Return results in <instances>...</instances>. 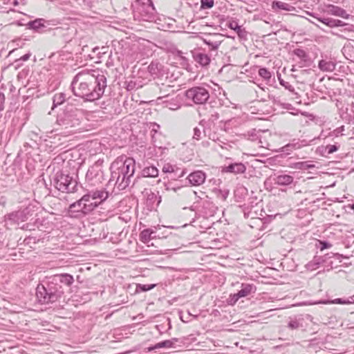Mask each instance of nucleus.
<instances>
[{
	"instance_id": "nucleus-40",
	"label": "nucleus",
	"mask_w": 354,
	"mask_h": 354,
	"mask_svg": "<svg viewBox=\"0 0 354 354\" xmlns=\"http://www.w3.org/2000/svg\"><path fill=\"white\" fill-rule=\"evenodd\" d=\"M260 77L266 80H270L272 75L271 73L266 68H260L258 72Z\"/></svg>"
},
{
	"instance_id": "nucleus-49",
	"label": "nucleus",
	"mask_w": 354,
	"mask_h": 354,
	"mask_svg": "<svg viewBox=\"0 0 354 354\" xmlns=\"http://www.w3.org/2000/svg\"><path fill=\"white\" fill-rule=\"evenodd\" d=\"M319 248L322 251L332 247V244L326 241H319Z\"/></svg>"
},
{
	"instance_id": "nucleus-31",
	"label": "nucleus",
	"mask_w": 354,
	"mask_h": 354,
	"mask_svg": "<svg viewBox=\"0 0 354 354\" xmlns=\"http://www.w3.org/2000/svg\"><path fill=\"white\" fill-rule=\"evenodd\" d=\"M44 20L43 19H37L33 21H30L28 23V26L29 28L37 30L41 27H44L43 21Z\"/></svg>"
},
{
	"instance_id": "nucleus-3",
	"label": "nucleus",
	"mask_w": 354,
	"mask_h": 354,
	"mask_svg": "<svg viewBox=\"0 0 354 354\" xmlns=\"http://www.w3.org/2000/svg\"><path fill=\"white\" fill-rule=\"evenodd\" d=\"M120 162H118L112 165L111 168L115 169L111 171V176L106 186L113 183L119 190H124L132 182L136 163L133 158H127L123 162H120V166H118Z\"/></svg>"
},
{
	"instance_id": "nucleus-5",
	"label": "nucleus",
	"mask_w": 354,
	"mask_h": 354,
	"mask_svg": "<svg viewBox=\"0 0 354 354\" xmlns=\"http://www.w3.org/2000/svg\"><path fill=\"white\" fill-rule=\"evenodd\" d=\"M104 180V171L102 170V162H96L91 166L86 174V189H91L101 185Z\"/></svg>"
},
{
	"instance_id": "nucleus-34",
	"label": "nucleus",
	"mask_w": 354,
	"mask_h": 354,
	"mask_svg": "<svg viewBox=\"0 0 354 354\" xmlns=\"http://www.w3.org/2000/svg\"><path fill=\"white\" fill-rule=\"evenodd\" d=\"M292 167L295 168V169H304V170H306V169H310V168L315 167V165H313V164H310V161L298 162H295Z\"/></svg>"
},
{
	"instance_id": "nucleus-47",
	"label": "nucleus",
	"mask_w": 354,
	"mask_h": 354,
	"mask_svg": "<svg viewBox=\"0 0 354 354\" xmlns=\"http://www.w3.org/2000/svg\"><path fill=\"white\" fill-rule=\"evenodd\" d=\"M30 56H31V53L28 52V53L21 56L20 58L15 59V63L17 64V66H19L21 62H26V61L30 59Z\"/></svg>"
},
{
	"instance_id": "nucleus-9",
	"label": "nucleus",
	"mask_w": 354,
	"mask_h": 354,
	"mask_svg": "<svg viewBox=\"0 0 354 354\" xmlns=\"http://www.w3.org/2000/svg\"><path fill=\"white\" fill-rule=\"evenodd\" d=\"M36 296L41 304H48L56 301L53 292H51L45 282L37 285Z\"/></svg>"
},
{
	"instance_id": "nucleus-16",
	"label": "nucleus",
	"mask_w": 354,
	"mask_h": 354,
	"mask_svg": "<svg viewBox=\"0 0 354 354\" xmlns=\"http://www.w3.org/2000/svg\"><path fill=\"white\" fill-rule=\"evenodd\" d=\"M182 343L183 341H181L180 339L174 337L171 339H167L164 340L162 342H158L156 344L153 346H151L149 348V351H153L155 349L162 348H176V343Z\"/></svg>"
},
{
	"instance_id": "nucleus-56",
	"label": "nucleus",
	"mask_w": 354,
	"mask_h": 354,
	"mask_svg": "<svg viewBox=\"0 0 354 354\" xmlns=\"http://www.w3.org/2000/svg\"><path fill=\"white\" fill-rule=\"evenodd\" d=\"M328 27H330V28L335 27V19H334L333 18H330L329 23H328Z\"/></svg>"
},
{
	"instance_id": "nucleus-20",
	"label": "nucleus",
	"mask_w": 354,
	"mask_h": 354,
	"mask_svg": "<svg viewBox=\"0 0 354 354\" xmlns=\"http://www.w3.org/2000/svg\"><path fill=\"white\" fill-rule=\"evenodd\" d=\"M147 195V205L151 208H154L155 207H158L161 202V196H158V192L157 194L151 192H146Z\"/></svg>"
},
{
	"instance_id": "nucleus-59",
	"label": "nucleus",
	"mask_w": 354,
	"mask_h": 354,
	"mask_svg": "<svg viewBox=\"0 0 354 354\" xmlns=\"http://www.w3.org/2000/svg\"><path fill=\"white\" fill-rule=\"evenodd\" d=\"M236 293L234 294L232 296V298H231V304H235L239 299H236Z\"/></svg>"
},
{
	"instance_id": "nucleus-14",
	"label": "nucleus",
	"mask_w": 354,
	"mask_h": 354,
	"mask_svg": "<svg viewBox=\"0 0 354 354\" xmlns=\"http://www.w3.org/2000/svg\"><path fill=\"white\" fill-rule=\"evenodd\" d=\"M44 282L50 288L51 292H53L56 301L63 296L65 291V288L59 286V285H57V283L55 281L52 277H49L48 281Z\"/></svg>"
},
{
	"instance_id": "nucleus-53",
	"label": "nucleus",
	"mask_w": 354,
	"mask_h": 354,
	"mask_svg": "<svg viewBox=\"0 0 354 354\" xmlns=\"http://www.w3.org/2000/svg\"><path fill=\"white\" fill-rule=\"evenodd\" d=\"M6 100L5 95L3 92L0 91V111L4 110V102Z\"/></svg>"
},
{
	"instance_id": "nucleus-10",
	"label": "nucleus",
	"mask_w": 354,
	"mask_h": 354,
	"mask_svg": "<svg viewBox=\"0 0 354 354\" xmlns=\"http://www.w3.org/2000/svg\"><path fill=\"white\" fill-rule=\"evenodd\" d=\"M348 258V257L338 253H328L324 255L323 261L325 262V267L329 270L337 268L339 263H342L343 259Z\"/></svg>"
},
{
	"instance_id": "nucleus-39",
	"label": "nucleus",
	"mask_w": 354,
	"mask_h": 354,
	"mask_svg": "<svg viewBox=\"0 0 354 354\" xmlns=\"http://www.w3.org/2000/svg\"><path fill=\"white\" fill-rule=\"evenodd\" d=\"M333 304H354V297H351L348 299L337 298L332 301Z\"/></svg>"
},
{
	"instance_id": "nucleus-61",
	"label": "nucleus",
	"mask_w": 354,
	"mask_h": 354,
	"mask_svg": "<svg viewBox=\"0 0 354 354\" xmlns=\"http://www.w3.org/2000/svg\"><path fill=\"white\" fill-rule=\"evenodd\" d=\"M185 174V170H183L180 171V173L179 174H175V176L174 177H178V178H180V177H183Z\"/></svg>"
},
{
	"instance_id": "nucleus-30",
	"label": "nucleus",
	"mask_w": 354,
	"mask_h": 354,
	"mask_svg": "<svg viewBox=\"0 0 354 354\" xmlns=\"http://www.w3.org/2000/svg\"><path fill=\"white\" fill-rule=\"evenodd\" d=\"M66 100V94L64 93H59L55 94L53 97V110L58 105L62 104Z\"/></svg>"
},
{
	"instance_id": "nucleus-48",
	"label": "nucleus",
	"mask_w": 354,
	"mask_h": 354,
	"mask_svg": "<svg viewBox=\"0 0 354 354\" xmlns=\"http://www.w3.org/2000/svg\"><path fill=\"white\" fill-rule=\"evenodd\" d=\"M258 131L255 129H252L247 132V136L252 140H255L258 138Z\"/></svg>"
},
{
	"instance_id": "nucleus-45",
	"label": "nucleus",
	"mask_w": 354,
	"mask_h": 354,
	"mask_svg": "<svg viewBox=\"0 0 354 354\" xmlns=\"http://www.w3.org/2000/svg\"><path fill=\"white\" fill-rule=\"evenodd\" d=\"M293 53L294 55H295L296 56H297L299 58L303 59V60H306L307 57H308V55L307 53H306V51L301 48H296L293 50Z\"/></svg>"
},
{
	"instance_id": "nucleus-22",
	"label": "nucleus",
	"mask_w": 354,
	"mask_h": 354,
	"mask_svg": "<svg viewBox=\"0 0 354 354\" xmlns=\"http://www.w3.org/2000/svg\"><path fill=\"white\" fill-rule=\"evenodd\" d=\"M199 125L202 127L203 129H201L199 127H195L194 129V135L193 138L196 140H200L202 138V133H203L205 136L207 133V126H209L210 127L211 124L209 122H207L205 120H201L199 122Z\"/></svg>"
},
{
	"instance_id": "nucleus-28",
	"label": "nucleus",
	"mask_w": 354,
	"mask_h": 354,
	"mask_svg": "<svg viewBox=\"0 0 354 354\" xmlns=\"http://www.w3.org/2000/svg\"><path fill=\"white\" fill-rule=\"evenodd\" d=\"M155 231L151 229L147 228L142 230L140 234V240L144 243H147L149 242L151 239V234H155Z\"/></svg>"
},
{
	"instance_id": "nucleus-42",
	"label": "nucleus",
	"mask_w": 354,
	"mask_h": 354,
	"mask_svg": "<svg viewBox=\"0 0 354 354\" xmlns=\"http://www.w3.org/2000/svg\"><path fill=\"white\" fill-rule=\"evenodd\" d=\"M307 14L309 15L310 16H312L313 17L315 18L319 21L322 22V24L328 26L330 17H318L317 14L313 13V12H307Z\"/></svg>"
},
{
	"instance_id": "nucleus-38",
	"label": "nucleus",
	"mask_w": 354,
	"mask_h": 354,
	"mask_svg": "<svg viewBox=\"0 0 354 354\" xmlns=\"http://www.w3.org/2000/svg\"><path fill=\"white\" fill-rule=\"evenodd\" d=\"M203 41L210 47L211 50H216L221 44V41H212L207 38L203 39Z\"/></svg>"
},
{
	"instance_id": "nucleus-24",
	"label": "nucleus",
	"mask_w": 354,
	"mask_h": 354,
	"mask_svg": "<svg viewBox=\"0 0 354 354\" xmlns=\"http://www.w3.org/2000/svg\"><path fill=\"white\" fill-rule=\"evenodd\" d=\"M319 68L324 72H332L335 69L336 63L331 60L322 59L318 64Z\"/></svg>"
},
{
	"instance_id": "nucleus-62",
	"label": "nucleus",
	"mask_w": 354,
	"mask_h": 354,
	"mask_svg": "<svg viewBox=\"0 0 354 354\" xmlns=\"http://www.w3.org/2000/svg\"><path fill=\"white\" fill-rule=\"evenodd\" d=\"M353 28H354V26L353 25H349L348 27L346 28L345 30H346L348 31H352Z\"/></svg>"
},
{
	"instance_id": "nucleus-57",
	"label": "nucleus",
	"mask_w": 354,
	"mask_h": 354,
	"mask_svg": "<svg viewBox=\"0 0 354 354\" xmlns=\"http://www.w3.org/2000/svg\"><path fill=\"white\" fill-rule=\"evenodd\" d=\"M220 193L221 194V198L223 200H225L228 196V191H220Z\"/></svg>"
},
{
	"instance_id": "nucleus-1",
	"label": "nucleus",
	"mask_w": 354,
	"mask_h": 354,
	"mask_svg": "<svg viewBox=\"0 0 354 354\" xmlns=\"http://www.w3.org/2000/svg\"><path fill=\"white\" fill-rule=\"evenodd\" d=\"M107 86L104 72L100 70L79 72L71 82L73 94L84 102H94L100 99Z\"/></svg>"
},
{
	"instance_id": "nucleus-4",
	"label": "nucleus",
	"mask_w": 354,
	"mask_h": 354,
	"mask_svg": "<svg viewBox=\"0 0 354 354\" xmlns=\"http://www.w3.org/2000/svg\"><path fill=\"white\" fill-rule=\"evenodd\" d=\"M77 176L72 175L64 171H57L53 178V185L59 191L64 193H74L77 191Z\"/></svg>"
},
{
	"instance_id": "nucleus-50",
	"label": "nucleus",
	"mask_w": 354,
	"mask_h": 354,
	"mask_svg": "<svg viewBox=\"0 0 354 354\" xmlns=\"http://www.w3.org/2000/svg\"><path fill=\"white\" fill-rule=\"evenodd\" d=\"M156 286V284H139L138 287L142 291H148L153 289Z\"/></svg>"
},
{
	"instance_id": "nucleus-21",
	"label": "nucleus",
	"mask_w": 354,
	"mask_h": 354,
	"mask_svg": "<svg viewBox=\"0 0 354 354\" xmlns=\"http://www.w3.org/2000/svg\"><path fill=\"white\" fill-rule=\"evenodd\" d=\"M256 286L250 283H242L241 288L236 293V299H240L248 296L252 292H255Z\"/></svg>"
},
{
	"instance_id": "nucleus-25",
	"label": "nucleus",
	"mask_w": 354,
	"mask_h": 354,
	"mask_svg": "<svg viewBox=\"0 0 354 354\" xmlns=\"http://www.w3.org/2000/svg\"><path fill=\"white\" fill-rule=\"evenodd\" d=\"M159 93L160 95L158 97V100H161L164 97H169L171 95H174V90L173 89V86L171 85L161 84L159 86Z\"/></svg>"
},
{
	"instance_id": "nucleus-33",
	"label": "nucleus",
	"mask_w": 354,
	"mask_h": 354,
	"mask_svg": "<svg viewBox=\"0 0 354 354\" xmlns=\"http://www.w3.org/2000/svg\"><path fill=\"white\" fill-rule=\"evenodd\" d=\"M323 259H324V255L323 257H315L313 260L308 264V268L314 270L321 264L325 265V262L323 261Z\"/></svg>"
},
{
	"instance_id": "nucleus-13",
	"label": "nucleus",
	"mask_w": 354,
	"mask_h": 354,
	"mask_svg": "<svg viewBox=\"0 0 354 354\" xmlns=\"http://www.w3.org/2000/svg\"><path fill=\"white\" fill-rule=\"evenodd\" d=\"M52 277L59 286L64 288L70 287L74 282L73 277L67 273L55 274Z\"/></svg>"
},
{
	"instance_id": "nucleus-58",
	"label": "nucleus",
	"mask_w": 354,
	"mask_h": 354,
	"mask_svg": "<svg viewBox=\"0 0 354 354\" xmlns=\"http://www.w3.org/2000/svg\"><path fill=\"white\" fill-rule=\"evenodd\" d=\"M135 88V84L133 83L132 82H130L128 85H127V89L129 91L130 90H133V88Z\"/></svg>"
},
{
	"instance_id": "nucleus-27",
	"label": "nucleus",
	"mask_w": 354,
	"mask_h": 354,
	"mask_svg": "<svg viewBox=\"0 0 354 354\" xmlns=\"http://www.w3.org/2000/svg\"><path fill=\"white\" fill-rule=\"evenodd\" d=\"M142 176L145 178H155L158 176V169L155 166L145 167L142 171Z\"/></svg>"
},
{
	"instance_id": "nucleus-60",
	"label": "nucleus",
	"mask_w": 354,
	"mask_h": 354,
	"mask_svg": "<svg viewBox=\"0 0 354 354\" xmlns=\"http://www.w3.org/2000/svg\"><path fill=\"white\" fill-rule=\"evenodd\" d=\"M148 5L151 8L152 10H155V7L153 6L152 0H147Z\"/></svg>"
},
{
	"instance_id": "nucleus-46",
	"label": "nucleus",
	"mask_w": 354,
	"mask_h": 354,
	"mask_svg": "<svg viewBox=\"0 0 354 354\" xmlns=\"http://www.w3.org/2000/svg\"><path fill=\"white\" fill-rule=\"evenodd\" d=\"M339 149V146L336 145H328L325 147V152L328 154H331L335 151H337Z\"/></svg>"
},
{
	"instance_id": "nucleus-2",
	"label": "nucleus",
	"mask_w": 354,
	"mask_h": 354,
	"mask_svg": "<svg viewBox=\"0 0 354 354\" xmlns=\"http://www.w3.org/2000/svg\"><path fill=\"white\" fill-rule=\"evenodd\" d=\"M56 131L63 136H69L85 131L84 111L73 104H68L57 116Z\"/></svg>"
},
{
	"instance_id": "nucleus-55",
	"label": "nucleus",
	"mask_w": 354,
	"mask_h": 354,
	"mask_svg": "<svg viewBox=\"0 0 354 354\" xmlns=\"http://www.w3.org/2000/svg\"><path fill=\"white\" fill-rule=\"evenodd\" d=\"M347 25V24L339 19H335V27H342Z\"/></svg>"
},
{
	"instance_id": "nucleus-19",
	"label": "nucleus",
	"mask_w": 354,
	"mask_h": 354,
	"mask_svg": "<svg viewBox=\"0 0 354 354\" xmlns=\"http://www.w3.org/2000/svg\"><path fill=\"white\" fill-rule=\"evenodd\" d=\"M273 180L275 185L279 186H288L291 185L294 181L293 176L286 174H281L276 175Z\"/></svg>"
},
{
	"instance_id": "nucleus-54",
	"label": "nucleus",
	"mask_w": 354,
	"mask_h": 354,
	"mask_svg": "<svg viewBox=\"0 0 354 354\" xmlns=\"http://www.w3.org/2000/svg\"><path fill=\"white\" fill-rule=\"evenodd\" d=\"M165 189L167 191L172 190L174 192H177L178 190L181 189V187H171L170 184H165Z\"/></svg>"
},
{
	"instance_id": "nucleus-18",
	"label": "nucleus",
	"mask_w": 354,
	"mask_h": 354,
	"mask_svg": "<svg viewBox=\"0 0 354 354\" xmlns=\"http://www.w3.org/2000/svg\"><path fill=\"white\" fill-rule=\"evenodd\" d=\"M227 27L232 30H234L239 37L241 39L246 40L248 37V32L244 28L238 24V22L234 20H231L227 23Z\"/></svg>"
},
{
	"instance_id": "nucleus-23",
	"label": "nucleus",
	"mask_w": 354,
	"mask_h": 354,
	"mask_svg": "<svg viewBox=\"0 0 354 354\" xmlns=\"http://www.w3.org/2000/svg\"><path fill=\"white\" fill-rule=\"evenodd\" d=\"M328 12L330 15L342 17L344 19H348L350 15L346 13V11L337 6L329 5L328 6Z\"/></svg>"
},
{
	"instance_id": "nucleus-32",
	"label": "nucleus",
	"mask_w": 354,
	"mask_h": 354,
	"mask_svg": "<svg viewBox=\"0 0 354 354\" xmlns=\"http://www.w3.org/2000/svg\"><path fill=\"white\" fill-rule=\"evenodd\" d=\"M304 144L301 143L299 141L293 140L292 142L288 143L282 147V151L288 154V148H291L295 149H298L301 148V146H304Z\"/></svg>"
},
{
	"instance_id": "nucleus-11",
	"label": "nucleus",
	"mask_w": 354,
	"mask_h": 354,
	"mask_svg": "<svg viewBox=\"0 0 354 354\" xmlns=\"http://www.w3.org/2000/svg\"><path fill=\"white\" fill-rule=\"evenodd\" d=\"M206 174L201 170H196L190 173L187 180L192 186H200L203 185L206 180Z\"/></svg>"
},
{
	"instance_id": "nucleus-52",
	"label": "nucleus",
	"mask_w": 354,
	"mask_h": 354,
	"mask_svg": "<svg viewBox=\"0 0 354 354\" xmlns=\"http://www.w3.org/2000/svg\"><path fill=\"white\" fill-rule=\"evenodd\" d=\"M206 136H208L209 139H210V140H213L214 142H217V141L220 140L218 135L215 132H214V133H209L207 131V133Z\"/></svg>"
},
{
	"instance_id": "nucleus-44",
	"label": "nucleus",
	"mask_w": 354,
	"mask_h": 354,
	"mask_svg": "<svg viewBox=\"0 0 354 354\" xmlns=\"http://www.w3.org/2000/svg\"><path fill=\"white\" fill-rule=\"evenodd\" d=\"M214 5V0H201V9H210Z\"/></svg>"
},
{
	"instance_id": "nucleus-63",
	"label": "nucleus",
	"mask_w": 354,
	"mask_h": 354,
	"mask_svg": "<svg viewBox=\"0 0 354 354\" xmlns=\"http://www.w3.org/2000/svg\"><path fill=\"white\" fill-rule=\"evenodd\" d=\"M12 4L14 6H17L18 5V1L17 0H14Z\"/></svg>"
},
{
	"instance_id": "nucleus-35",
	"label": "nucleus",
	"mask_w": 354,
	"mask_h": 354,
	"mask_svg": "<svg viewBox=\"0 0 354 354\" xmlns=\"http://www.w3.org/2000/svg\"><path fill=\"white\" fill-rule=\"evenodd\" d=\"M6 221H8L11 224L17 223L19 221V214L17 212H13L5 216Z\"/></svg>"
},
{
	"instance_id": "nucleus-17",
	"label": "nucleus",
	"mask_w": 354,
	"mask_h": 354,
	"mask_svg": "<svg viewBox=\"0 0 354 354\" xmlns=\"http://www.w3.org/2000/svg\"><path fill=\"white\" fill-rule=\"evenodd\" d=\"M223 172L232 173L234 174H243L246 171V167L242 162L231 163L229 165L224 167L222 169Z\"/></svg>"
},
{
	"instance_id": "nucleus-41",
	"label": "nucleus",
	"mask_w": 354,
	"mask_h": 354,
	"mask_svg": "<svg viewBox=\"0 0 354 354\" xmlns=\"http://www.w3.org/2000/svg\"><path fill=\"white\" fill-rule=\"evenodd\" d=\"M179 169L174 165L170 164H166L162 167V171L164 173L176 174Z\"/></svg>"
},
{
	"instance_id": "nucleus-8",
	"label": "nucleus",
	"mask_w": 354,
	"mask_h": 354,
	"mask_svg": "<svg viewBox=\"0 0 354 354\" xmlns=\"http://www.w3.org/2000/svg\"><path fill=\"white\" fill-rule=\"evenodd\" d=\"M36 296L41 304H48L56 301L53 292H51L45 282L37 285Z\"/></svg>"
},
{
	"instance_id": "nucleus-26",
	"label": "nucleus",
	"mask_w": 354,
	"mask_h": 354,
	"mask_svg": "<svg viewBox=\"0 0 354 354\" xmlns=\"http://www.w3.org/2000/svg\"><path fill=\"white\" fill-rule=\"evenodd\" d=\"M193 57L194 60L202 66H206L210 63V57L203 53H194Z\"/></svg>"
},
{
	"instance_id": "nucleus-37",
	"label": "nucleus",
	"mask_w": 354,
	"mask_h": 354,
	"mask_svg": "<svg viewBox=\"0 0 354 354\" xmlns=\"http://www.w3.org/2000/svg\"><path fill=\"white\" fill-rule=\"evenodd\" d=\"M288 327L292 330H296L302 327V323L299 319H291L288 323Z\"/></svg>"
},
{
	"instance_id": "nucleus-51",
	"label": "nucleus",
	"mask_w": 354,
	"mask_h": 354,
	"mask_svg": "<svg viewBox=\"0 0 354 354\" xmlns=\"http://www.w3.org/2000/svg\"><path fill=\"white\" fill-rule=\"evenodd\" d=\"M279 82L282 86H283L286 89L289 90L290 91H292L294 90L293 86L290 85L288 82H285L283 80L279 78Z\"/></svg>"
},
{
	"instance_id": "nucleus-7",
	"label": "nucleus",
	"mask_w": 354,
	"mask_h": 354,
	"mask_svg": "<svg viewBox=\"0 0 354 354\" xmlns=\"http://www.w3.org/2000/svg\"><path fill=\"white\" fill-rule=\"evenodd\" d=\"M86 198H81L80 200L70 205L68 208V214L72 217H77L80 215H86L93 211L91 204L86 205L83 203Z\"/></svg>"
},
{
	"instance_id": "nucleus-36",
	"label": "nucleus",
	"mask_w": 354,
	"mask_h": 354,
	"mask_svg": "<svg viewBox=\"0 0 354 354\" xmlns=\"http://www.w3.org/2000/svg\"><path fill=\"white\" fill-rule=\"evenodd\" d=\"M82 198H86L85 201H83V203H86V205L91 204V206H93V210H94L99 205L97 201H92V197L91 196V194H89L88 192L86 194H85Z\"/></svg>"
},
{
	"instance_id": "nucleus-6",
	"label": "nucleus",
	"mask_w": 354,
	"mask_h": 354,
	"mask_svg": "<svg viewBox=\"0 0 354 354\" xmlns=\"http://www.w3.org/2000/svg\"><path fill=\"white\" fill-rule=\"evenodd\" d=\"M185 97L196 104H204L209 98V93L203 86H194L186 91Z\"/></svg>"
},
{
	"instance_id": "nucleus-12",
	"label": "nucleus",
	"mask_w": 354,
	"mask_h": 354,
	"mask_svg": "<svg viewBox=\"0 0 354 354\" xmlns=\"http://www.w3.org/2000/svg\"><path fill=\"white\" fill-rule=\"evenodd\" d=\"M148 71L153 78H160L167 74L165 66L157 60L151 62L148 66Z\"/></svg>"
},
{
	"instance_id": "nucleus-43",
	"label": "nucleus",
	"mask_w": 354,
	"mask_h": 354,
	"mask_svg": "<svg viewBox=\"0 0 354 354\" xmlns=\"http://www.w3.org/2000/svg\"><path fill=\"white\" fill-rule=\"evenodd\" d=\"M163 103L165 104V107L168 108L170 110H173V111L177 110L180 107V104L175 101H171V102L164 101Z\"/></svg>"
},
{
	"instance_id": "nucleus-29",
	"label": "nucleus",
	"mask_w": 354,
	"mask_h": 354,
	"mask_svg": "<svg viewBox=\"0 0 354 354\" xmlns=\"http://www.w3.org/2000/svg\"><path fill=\"white\" fill-rule=\"evenodd\" d=\"M272 8H278L280 10H283L286 11H292L295 10V8L285 2L279 1H274L272 3Z\"/></svg>"
},
{
	"instance_id": "nucleus-15",
	"label": "nucleus",
	"mask_w": 354,
	"mask_h": 354,
	"mask_svg": "<svg viewBox=\"0 0 354 354\" xmlns=\"http://www.w3.org/2000/svg\"><path fill=\"white\" fill-rule=\"evenodd\" d=\"M87 191L91 194L93 201L99 200L97 202L99 205L106 201L110 194L109 192L106 190V188H102L100 189H93L91 188L88 189Z\"/></svg>"
},
{
	"instance_id": "nucleus-64",
	"label": "nucleus",
	"mask_w": 354,
	"mask_h": 354,
	"mask_svg": "<svg viewBox=\"0 0 354 354\" xmlns=\"http://www.w3.org/2000/svg\"><path fill=\"white\" fill-rule=\"evenodd\" d=\"M16 50H17V49H13V50H12L11 51H10V53H9V55H10L11 54H12L13 53H15Z\"/></svg>"
}]
</instances>
